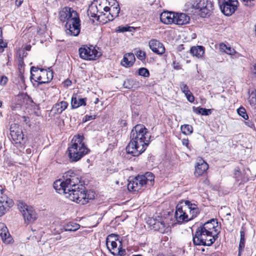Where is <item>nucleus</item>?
Listing matches in <instances>:
<instances>
[{
	"mask_svg": "<svg viewBox=\"0 0 256 256\" xmlns=\"http://www.w3.org/2000/svg\"><path fill=\"white\" fill-rule=\"evenodd\" d=\"M135 60V56L133 53H127L124 55L121 64L126 68H128L133 65Z\"/></svg>",
	"mask_w": 256,
	"mask_h": 256,
	"instance_id": "a878e982",
	"label": "nucleus"
},
{
	"mask_svg": "<svg viewBox=\"0 0 256 256\" xmlns=\"http://www.w3.org/2000/svg\"><path fill=\"white\" fill-rule=\"evenodd\" d=\"M230 213H228V214H227V215H228V216H230Z\"/></svg>",
	"mask_w": 256,
	"mask_h": 256,
	"instance_id": "69168bd1",
	"label": "nucleus"
},
{
	"mask_svg": "<svg viewBox=\"0 0 256 256\" xmlns=\"http://www.w3.org/2000/svg\"><path fill=\"white\" fill-rule=\"evenodd\" d=\"M132 256H142L140 254H136V255H133Z\"/></svg>",
	"mask_w": 256,
	"mask_h": 256,
	"instance_id": "e2e57ef3",
	"label": "nucleus"
},
{
	"mask_svg": "<svg viewBox=\"0 0 256 256\" xmlns=\"http://www.w3.org/2000/svg\"><path fill=\"white\" fill-rule=\"evenodd\" d=\"M245 230L244 227H242L240 230V240L238 246V256L244 251L245 246Z\"/></svg>",
	"mask_w": 256,
	"mask_h": 256,
	"instance_id": "473e14b6",
	"label": "nucleus"
},
{
	"mask_svg": "<svg viewBox=\"0 0 256 256\" xmlns=\"http://www.w3.org/2000/svg\"><path fill=\"white\" fill-rule=\"evenodd\" d=\"M80 182L78 176L70 170L64 174L62 179L55 181L53 186L58 193L64 194L70 200L84 204L93 198L87 194L85 187L79 184Z\"/></svg>",
	"mask_w": 256,
	"mask_h": 256,
	"instance_id": "f257e3e1",
	"label": "nucleus"
},
{
	"mask_svg": "<svg viewBox=\"0 0 256 256\" xmlns=\"http://www.w3.org/2000/svg\"><path fill=\"white\" fill-rule=\"evenodd\" d=\"M192 6L194 8L199 10L202 17L209 15L213 9L212 3L208 0H194Z\"/></svg>",
	"mask_w": 256,
	"mask_h": 256,
	"instance_id": "f8f14e48",
	"label": "nucleus"
},
{
	"mask_svg": "<svg viewBox=\"0 0 256 256\" xmlns=\"http://www.w3.org/2000/svg\"><path fill=\"white\" fill-rule=\"evenodd\" d=\"M220 227L218 222L214 219L204 223L198 228L193 236L194 245L210 246L218 238Z\"/></svg>",
	"mask_w": 256,
	"mask_h": 256,
	"instance_id": "7ed1b4c3",
	"label": "nucleus"
},
{
	"mask_svg": "<svg viewBox=\"0 0 256 256\" xmlns=\"http://www.w3.org/2000/svg\"><path fill=\"white\" fill-rule=\"evenodd\" d=\"M123 86L128 89H136L140 86V82L136 80L128 78L124 82Z\"/></svg>",
	"mask_w": 256,
	"mask_h": 256,
	"instance_id": "7c9ffc66",
	"label": "nucleus"
},
{
	"mask_svg": "<svg viewBox=\"0 0 256 256\" xmlns=\"http://www.w3.org/2000/svg\"><path fill=\"white\" fill-rule=\"evenodd\" d=\"M10 134L16 144L22 145L24 142V135L22 128L16 124L11 125Z\"/></svg>",
	"mask_w": 256,
	"mask_h": 256,
	"instance_id": "4468645a",
	"label": "nucleus"
},
{
	"mask_svg": "<svg viewBox=\"0 0 256 256\" xmlns=\"http://www.w3.org/2000/svg\"><path fill=\"white\" fill-rule=\"evenodd\" d=\"M80 56L82 59L88 60H96L101 55L92 46H84L78 50Z\"/></svg>",
	"mask_w": 256,
	"mask_h": 256,
	"instance_id": "1a4fd4ad",
	"label": "nucleus"
},
{
	"mask_svg": "<svg viewBox=\"0 0 256 256\" xmlns=\"http://www.w3.org/2000/svg\"><path fill=\"white\" fill-rule=\"evenodd\" d=\"M80 225L76 223L70 222L64 226L65 231H76L80 228Z\"/></svg>",
	"mask_w": 256,
	"mask_h": 256,
	"instance_id": "72a5a7b5",
	"label": "nucleus"
},
{
	"mask_svg": "<svg viewBox=\"0 0 256 256\" xmlns=\"http://www.w3.org/2000/svg\"><path fill=\"white\" fill-rule=\"evenodd\" d=\"M187 207L183 206L182 203L178 204L176 207L174 216L178 223L186 222L188 220V216L186 215V212L188 211Z\"/></svg>",
	"mask_w": 256,
	"mask_h": 256,
	"instance_id": "2eb2a0df",
	"label": "nucleus"
},
{
	"mask_svg": "<svg viewBox=\"0 0 256 256\" xmlns=\"http://www.w3.org/2000/svg\"><path fill=\"white\" fill-rule=\"evenodd\" d=\"M184 94L188 100L190 102H192L194 101V98L192 94V92H190V90L188 92V94L184 93Z\"/></svg>",
	"mask_w": 256,
	"mask_h": 256,
	"instance_id": "37998d69",
	"label": "nucleus"
},
{
	"mask_svg": "<svg viewBox=\"0 0 256 256\" xmlns=\"http://www.w3.org/2000/svg\"><path fill=\"white\" fill-rule=\"evenodd\" d=\"M88 15L91 17L96 18L97 20L100 21L102 23V20L100 18V14L99 12V10L98 8L94 4L93 2L89 6L88 10Z\"/></svg>",
	"mask_w": 256,
	"mask_h": 256,
	"instance_id": "393cba45",
	"label": "nucleus"
},
{
	"mask_svg": "<svg viewBox=\"0 0 256 256\" xmlns=\"http://www.w3.org/2000/svg\"><path fill=\"white\" fill-rule=\"evenodd\" d=\"M0 236L3 242L6 244L10 243L12 240L8 228L4 223H0Z\"/></svg>",
	"mask_w": 256,
	"mask_h": 256,
	"instance_id": "b1692460",
	"label": "nucleus"
},
{
	"mask_svg": "<svg viewBox=\"0 0 256 256\" xmlns=\"http://www.w3.org/2000/svg\"><path fill=\"white\" fill-rule=\"evenodd\" d=\"M96 118V116L94 115H86L84 116V117L82 119L83 122H86L88 120H94Z\"/></svg>",
	"mask_w": 256,
	"mask_h": 256,
	"instance_id": "c03bdc74",
	"label": "nucleus"
},
{
	"mask_svg": "<svg viewBox=\"0 0 256 256\" xmlns=\"http://www.w3.org/2000/svg\"><path fill=\"white\" fill-rule=\"evenodd\" d=\"M86 98H77L76 95L72 96L71 100L72 108H76L82 106L86 105Z\"/></svg>",
	"mask_w": 256,
	"mask_h": 256,
	"instance_id": "c85d7f7f",
	"label": "nucleus"
},
{
	"mask_svg": "<svg viewBox=\"0 0 256 256\" xmlns=\"http://www.w3.org/2000/svg\"><path fill=\"white\" fill-rule=\"evenodd\" d=\"M208 168V164L202 158H198L195 164L194 174L198 177L204 175Z\"/></svg>",
	"mask_w": 256,
	"mask_h": 256,
	"instance_id": "a211bd4d",
	"label": "nucleus"
},
{
	"mask_svg": "<svg viewBox=\"0 0 256 256\" xmlns=\"http://www.w3.org/2000/svg\"><path fill=\"white\" fill-rule=\"evenodd\" d=\"M244 124L248 127L254 128V124L250 121L245 122Z\"/></svg>",
	"mask_w": 256,
	"mask_h": 256,
	"instance_id": "de8ad7c7",
	"label": "nucleus"
},
{
	"mask_svg": "<svg viewBox=\"0 0 256 256\" xmlns=\"http://www.w3.org/2000/svg\"><path fill=\"white\" fill-rule=\"evenodd\" d=\"M4 188H2V189L0 190V196H4V194H3V192H4Z\"/></svg>",
	"mask_w": 256,
	"mask_h": 256,
	"instance_id": "13d9d810",
	"label": "nucleus"
},
{
	"mask_svg": "<svg viewBox=\"0 0 256 256\" xmlns=\"http://www.w3.org/2000/svg\"><path fill=\"white\" fill-rule=\"evenodd\" d=\"M220 49L221 52H224L228 54L231 56L234 55V57L236 58L242 56L241 54L237 52L234 48L223 43L220 44Z\"/></svg>",
	"mask_w": 256,
	"mask_h": 256,
	"instance_id": "bb28decb",
	"label": "nucleus"
},
{
	"mask_svg": "<svg viewBox=\"0 0 256 256\" xmlns=\"http://www.w3.org/2000/svg\"><path fill=\"white\" fill-rule=\"evenodd\" d=\"M106 10L108 13L106 14L109 22L118 16L120 8L116 0H106Z\"/></svg>",
	"mask_w": 256,
	"mask_h": 256,
	"instance_id": "ddd939ff",
	"label": "nucleus"
},
{
	"mask_svg": "<svg viewBox=\"0 0 256 256\" xmlns=\"http://www.w3.org/2000/svg\"><path fill=\"white\" fill-rule=\"evenodd\" d=\"M26 53L25 54L24 50H22V55L20 54V52H19V56H20V57L22 56V58H23L24 56H26Z\"/></svg>",
	"mask_w": 256,
	"mask_h": 256,
	"instance_id": "864d4df0",
	"label": "nucleus"
},
{
	"mask_svg": "<svg viewBox=\"0 0 256 256\" xmlns=\"http://www.w3.org/2000/svg\"><path fill=\"white\" fill-rule=\"evenodd\" d=\"M25 48V50H28V51L30 50V48H31V46H30V45H28V46H26L25 47V48Z\"/></svg>",
	"mask_w": 256,
	"mask_h": 256,
	"instance_id": "6e6d98bb",
	"label": "nucleus"
},
{
	"mask_svg": "<svg viewBox=\"0 0 256 256\" xmlns=\"http://www.w3.org/2000/svg\"><path fill=\"white\" fill-rule=\"evenodd\" d=\"M148 46L150 49L158 55H162L165 52L166 50L164 44L156 40L152 39L150 40Z\"/></svg>",
	"mask_w": 256,
	"mask_h": 256,
	"instance_id": "412c9836",
	"label": "nucleus"
},
{
	"mask_svg": "<svg viewBox=\"0 0 256 256\" xmlns=\"http://www.w3.org/2000/svg\"><path fill=\"white\" fill-rule=\"evenodd\" d=\"M174 24L178 25H184L189 23L190 16L184 13L175 12Z\"/></svg>",
	"mask_w": 256,
	"mask_h": 256,
	"instance_id": "5701e85b",
	"label": "nucleus"
},
{
	"mask_svg": "<svg viewBox=\"0 0 256 256\" xmlns=\"http://www.w3.org/2000/svg\"><path fill=\"white\" fill-rule=\"evenodd\" d=\"M180 88L184 94H188V92L190 91V90L188 86L183 82L180 83Z\"/></svg>",
	"mask_w": 256,
	"mask_h": 256,
	"instance_id": "79ce46f5",
	"label": "nucleus"
},
{
	"mask_svg": "<svg viewBox=\"0 0 256 256\" xmlns=\"http://www.w3.org/2000/svg\"><path fill=\"white\" fill-rule=\"evenodd\" d=\"M150 135L142 124H137L131 130L130 142L126 147L128 154L138 156L143 153L148 146Z\"/></svg>",
	"mask_w": 256,
	"mask_h": 256,
	"instance_id": "f03ea898",
	"label": "nucleus"
},
{
	"mask_svg": "<svg viewBox=\"0 0 256 256\" xmlns=\"http://www.w3.org/2000/svg\"><path fill=\"white\" fill-rule=\"evenodd\" d=\"M240 174V172L238 170H236L234 173V175L236 176V178H238L237 175Z\"/></svg>",
	"mask_w": 256,
	"mask_h": 256,
	"instance_id": "4d7b16f0",
	"label": "nucleus"
},
{
	"mask_svg": "<svg viewBox=\"0 0 256 256\" xmlns=\"http://www.w3.org/2000/svg\"><path fill=\"white\" fill-rule=\"evenodd\" d=\"M138 74L144 77H148L150 76V72L146 68H142L138 70Z\"/></svg>",
	"mask_w": 256,
	"mask_h": 256,
	"instance_id": "58836bf2",
	"label": "nucleus"
},
{
	"mask_svg": "<svg viewBox=\"0 0 256 256\" xmlns=\"http://www.w3.org/2000/svg\"><path fill=\"white\" fill-rule=\"evenodd\" d=\"M183 206L187 207L188 211L186 212V215L188 216V220H190L196 217L200 213V210L197 206L194 204H192L188 200H186L184 203H182Z\"/></svg>",
	"mask_w": 256,
	"mask_h": 256,
	"instance_id": "aec40b11",
	"label": "nucleus"
},
{
	"mask_svg": "<svg viewBox=\"0 0 256 256\" xmlns=\"http://www.w3.org/2000/svg\"><path fill=\"white\" fill-rule=\"evenodd\" d=\"M7 46V44L4 42L2 40H0V48H2Z\"/></svg>",
	"mask_w": 256,
	"mask_h": 256,
	"instance_id": "8fccbe9b",
	"label": "nucleus"
},
{
	"mask_svg": "<svg viewBox=\"0 0 256 256\" xmlns=\"http://www.w3.org/2000/svg\"><path fill=\"white\" fill-rule=\"evenodd\" d=\"M238 114L242 117L244 120H248V115L246 112V109L243 107H240L237 110Z\"/></svg>",
	"mask_w": 256,
	"mask_h": 256,
	"instance_id": "4c0bfd02",
	"label": "nucleus"
},
{
	"mask_svg": "<svg viewBox=\"0 0 256 256\" xmlns=\"http://www.w3.org/2000/svg\"><path fill=\"white\" fill-rule=\"evenodd\" d=\"M222 12L226 16H231L234 12L238 6V0H218Z\"/></svg>",
	"mask_w": 256,
	"mask_h": 256,
	"instance_id": "9b49d317",
	"label": "nucleus"
},
{
	"mask_svg": "<svg viewBox=\"0 0 256 256\" xmlns=\"http://www.w3.org/2000/svg\"><path fill=\"white\" fill-rule=\"evenodd\" d=\"M154 179V176L151 172H147L143 175H138L129 180L128 189L130 191H138L146 185L152 186Z\"/></svg>",
	"mask_w": 256,
	"mask_h": 256,
	"instance_id": "39448f33",
	"label": "nucleus"
},
{
	"mask_svg": "<svg viewBox=\"0 0 256 256\" xmlns=\"http://www.w3.org/2000/svg\"><path fill=\"white\" fill-rule=\"evenodd\" d=\"M198 113L204 116H208L210 113V109L205 108H200L198 110Z\"/></svg>",
	"mask_w": 256,
	"mask_h": 256,
	"instance_id": "a19ab883",
	"label": "nucleus"
},
{
	"mask_svg": "<svg viewBox=\"0 0 256 256\" xmlns=\"http://www.w3.org/2000/svg\"><path fill=\"white\" fill-rule=\"evenodd\" d=\"M243 4L248 7H252L254 5L255 0H240Z\"/></svg>",
	"mask_w": 256,
	"mask_h": 256,
	"instance_id": "ea45409f",
	"label": "nucleus"
},
{
	"mask_svg": "<svg viewBox=\"0 0 256 256\" xmlns=\"http://www.w3.org/2000/svg\"><path fill=\"white\" fill-rule=\"evenodd\" d=\"M14 204L12 200L6 196H0V216L8 212Z\"/></svg>",
	"mask_w": 256,
	"mask_h": 256,
	"instance_id": "6ab92c4d",
	"label": "nucleus"
},
{
	"mask_svg": "<svg viewBox=\"0 0 256 256\" xmlns=\"http://www.w3.org/2000/svg\"><path fill=\"white\" fill-rule=\"evenodd\" d=\"M93 2L100 14V17L103 20L102 24H106L109 22L107 18V15L105 14L108 13L106 10V0H94Z\"/></svg>",
	"mask_w": 256,
	"mask_h": 256,
	"instance_id": "dca6fc26",
	"label": "nucleus"
},
{
	"mask_svg": "<svg viewBox=\"0 0 256 256\" xmlns=\"http://www.w3.org/2000/svg\"><path fill=\"white\" fill-rule=\"evenodd\" d=\"M135 54L137 58L141 61H144L146 60V53L144 51L138 50L135 52Z\"/></svg>",
	"mask_w": 256,
	"mask_h": 256,
	"instance_id": "e433bc0d",
	"label": "nucleus"
},
{
	"mask_svg": "<svg viewBox=\"0 0 256 256\" xmlns=\"http://www.w3.org/2000/svg\"><path fill=\"white\" fill-rule=\"evenodd\" d=\"M68 106L67 102L62 100L55 104L52 108V110L55 114H60Z\"/></svg>",
	"mask_w": 256,
	"mask_h": 256,
	"instance_id": "2f4dec72",
	"label": "nucleus"
},
{
	"mask_svg": "<svg viewBox=\"0 0 256 256\" xmlns=\"http://www.w3.org/2000/svg\"><path fill=\"white\" fill-rule=\"evenodd\" d=\"M132 30H134L133 27L120 26L116 28V31L119 32H123L128 31L132 32Z\"/></svg>",
	"mask_w": 256,
	"mask_h": 256,
	"instance_id": "c9c22d12",
	"label": "nucleus"
},
{
	"mask_svg": "<svg viewBox=\"0 0 256 256\" xmlns=\"http://www.w3.org/2000/svg\"><path fill=\"white\" fill-rule=\"evenodd\" d=\"M252 72L253 73L254 76L256 78V63L253 66V68L252 69Z\"/></svg>",
	"mask_w": 256,
	"mask_h": 256,
	"instance_id": "603ef678",
	"label": "nucleus"
},
{
	"mask_svg": "<svg viewBox=\"0 0 256 256\" xmlns=\"http://www.w3.org/2000/svg\"><path fill=\"white\" fill-rule=\"evenodd\" d=\"M48 70L32 66L30 68L31 80L38 82L39 84L48 82L52 79L53 73L50 70V68Z\"/></svg>",
	"mask_w": 256,
	"mask_h": 256,
	"instance_id": "423d86ee",
	"label": "nucleus"
},
{
	"mask_svg": "<svg viewBox=\"0 0 256 256\" xmlns=\"http://www.w3.org/2000/svg\"><path fill=\"white\" fill-rule=\"evenodd\" d=\"M26 153H27V154H29V153H30V149H27V150H26Z\"/></svg>",
	"mask_w": 256,
	"mask_h": 256,
	"instance_id": "bf43d9fd",
	"label": "nucleus"
},
{
	"mask_svg": "<svg viewBox=\"0 0 256 256\" xmlns=\"http://www.w3.org/2000/svg\"><path fill=\"white\" fill-rule=\"evenodd\" d=\"M24 0H16L15 2L16 5L17 6H20Z\"/></svg>",
	"mask_w": 256,
	"mask_h": 256,
	"instance_id": "3c124183",
	"label": "nucleus"
},
{
	"mask_svg": "<svg viewBox=\"0 0 256 256\" xmlns=\"http://www.w3.org/2000/svg\"><path fill=\"white\" fill-rule=\"evenodd\" d=\"M190 53L192 56L198 58H202L204 54V48L201 46H192L190 50Z\"/></svg>",
	"mask_w": 256,
	"mask_h": 256,
	"instance_id": "cd10ccee",
	"label": "nucleus"
},
{
	"mask_svg": "<svg viewBox=\"0 0 256 256\" xmlns=\"http://www.w3.org/2000/svg\"><path fill=\"white\" fill-rule=\"evenodd\" d=\"M98 102V98H96L95 102H94V104H97Z\"/></svg>",
	"mask_w": 256,
	"mask_h": 256,
	"instance_id": "052dcab7",
	"label": "nucleus"
},
{
	"mask_svg": "<svg viewBox=\"0 0 256 256\" xmlns=\"http://www.w3.org/2000/svg\"><path fill=\"white\" fill-rule=\"evenodd\" d=\"M89 151L84 142V136L79 134L76 135L73 137L71 145L68 148L69 160L72 162H78L88 154Z\"/></svg>",
	"mask_w": 256,
	"mask_h": 256,
	"instance_id": "20e7f679",
	"label": "nucleus"
},
{
	"mask_svg": "<svg viewBox=\"0 0 256 256\" xmlns=\"http://www.w3.org/2000/svg\"><path fill=\"white\" fill-rule=\"evenodd\" d=\"M175 12L164 11L160 14V21L164 24H170L174 23Z\"/></svg>",
	"mask_w": 256,
	"mask_h": 256,
	"instance_id": "4be33fe9",
	"label": "nucleus"
},
{
	"mask_svg": "<svg viewBox=\"0 0 256 256\" xmlns=\"http://www.w3.org/2000/svg\"><path fill=\"white\" fill-rule=\"evenodd\" d=\"M116 240H118V235L114 234L109 235L106 240V246L113 255L122 256L125 254L126 250L122 248V242L119 240L118 241L119 245L118 246Z\"/></svg>",
	"mask_w": 256,
	"mask_h": 256,
	"instance_id": "0eeeda50",
	"label": "nucleus"
},
{
	"mask_svg": "<svg viewBox=\"0 0 256 256\" xmlns=\"http://www.w3.org/2000/svg\"><path fill=\"white\" fill-rule=\"evenodd\" d=\"M66 32L71 36H77L80 32V20L76 22L70 21L65 24Z\"/></svg>",
	"mask_w": 256,
	"mask_h": 256,
	"instance_id": "f3484780",
	"label": "nucleus"
},
{
	"mask_svg": "<svg viewBox=\"0 0 256 256\" xmlns=\"http://www.w3.org/2000/svg\"><path fill=\"white\" fill-rule=\"evenodd\" d=\"M175 62H174L173 64V65H174V68L176 69V70H178L180 68V66L178 65V64L176 65H175Z\"/></svg>",
	"mask_w": 256,
	"mask_h": 256,
	"instance_id": "5fc2aeb1",
	"label": "nucleus"
},
{
	"mask_svg": "<svg viewBox=\"0 0 256 256\" xmlns=\"http://www.w3.org/2000/svg\"><path fill=\"white\" fill-rule=\"evenodd\" d=\"M59 18L62 22L68 24L70 21H80L77 12L72 8L66 6L61 9L58 14Z\"/></svg>",
	"mask_w": 256,
	"mask_h": 256,
	"instance_id": "9d476101",
	"label": "nucleus"
},
{
	"mask_svg": "<svg viewBox=\"0 0 256 256\" xmlns=\"http://www.w3.org/2000/svg\"><path fill=\"white\" fill-rule=\"evenodd\" d=\"M7 82H8L7 78L6 76H2L1 78L0 84H2L3 85H4V84H6Z\"/></svg>",
	"mask_w": 256,
	"mask_h": 256,
	"instance_id": "49530a36",
	"label": "nucleus"
},
{
	"mask_svg": "<svg viewBox=\"0 0 256 256\" xmlns=\"http://www.w3.org/2000/svg\"><path fill=\"white\" fill-rule=\"evenodd\" d=\"M208 256H218L214 254H212Z\"/></svg>",
	"mask_w": 256,
	"mask_h": 256,
	"instance_id": "680f3d73",
	"label": "nucleus"
},
{
	"mask_svg": "<svg viewBox=\"0 0 256 256\" xmlns=\"http://www.w3.org/2000/svg\"><path fill=\"white\" fill-rule=\"evenodd\" d=\"M182 132L185 135H190L192 134L193 132V128L192 126L190 124H184L180 128Z\"/></svg>",
	"mask_w": 256,
	"mask_h": 256,
	"instance_id": "f704fd0d",
	"label": "nucleus"
},
{
	"mask_svg": "<svg viewBox=\"0 0 256 256\" xmlns=\"http://www.w3.org/2000/svg\"><path fill=\"white\" fill-rule=\"evenodd\" d=\"M17 206L26 222L31 223L36 219L37 214L32 207L26 205L22 200L18 201Z\"/></svg>",
	"mask_w": 256,
	"mask_h": 256,
	"instance_id": "6e6552de",
	"label": "nucleus"
},
{
	"mask_svg": "<svg viewBox=\"0 0 256 256\" xmlns=\"http://www.w3.org/2000/svg\"><path fill=\"white\" fill-rule=\"evenodd\" d=\"M168 225L166 224L164 220H156L153 224V228L155 230H158L161 233H164L168 228Z\"/></svg>",
	"mask_w": 256,
	"mask_h": 256,
	"instance_id": "c756f323",
	"label": "nucleus"
},
{
	"mask_svg": "<svg viewBox=\"0 0 256 256\" xmlns=\"http://www.w3.org/2000/svg\"><path fill=\"white\" fill-rule=\"evenodd\" d=\"M2 106V102L0 101V107H1Z\"/></svg>",
	"mask_w": 256,
	"mask_h": 256,
	"instance_id": "0e129e2a",
	"label": "nucleus"
},
{
	"mask_svg": "<svg viewBox=\"0 0 256 256\" xmlns=\"http://www.w3.org/2000/svg\"><path fill=\"white\" fill-rule=\"evenodd\" d=\"M182 143L184 146H185L186 147H188L189 143H188V139H183L182 140Z\"/></svg>",
	"mask_w": 256,
	"mask_h": 256,
	"instance_id": "09e8293b",
	"label": "nucleus"
},
{
	"mask_svg": "<svg viewBox=\"0 0 256 256\" xmlns=\"http://www.w3.org/2000/svg\"><path fill=\"white\" fill-rule=\"evenodd\" d=\"M20 98H22L24 102L25 101H26V102L29 101L30 102H32V100L26 94H23L20 96Z\"/></svg>",
	"mask_w": 256,
	"mask_h": 256,
	"instance_id": "a18cd8bd",
	"label": "nucleus"
}]
</instances>
